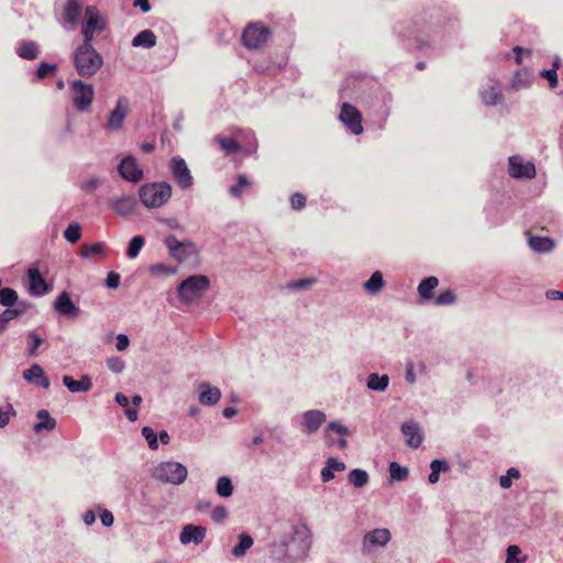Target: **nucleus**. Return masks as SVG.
I'll return each instance as SVG.
<instances>
[{"label": "nucleus", "mask_w": 563, "mask_h": 563, "mask_svg": "<svg viewBox=\"0 0 563 563\" xmlns=\"http://www.w3.org/2000/svg\"><path fill=\"white\" fill-rule=\"evenodd\" d=\"M439 279L434 276H429L420 282L418 285V295L423 300H430L433 298V290L438 287Z\"/></svg>", "instance_id": "7c9ffc66"}, {"label": "nucleus", "mask_w": 563, "mask_h": 563, "mask_svg": "<svg viewBox=\"0 0 563 563\" xmlns=\"http://www.w3.org/2000/svg\"><path fill=\"white\" fill-rule=\"evenodd\" d=\"M152 476L154 479L164 484L180 485L186 481L188 471L187 467L179 462L166 461L161 462L153 468Z\"/></svg>", "instance_id": "20e7f679"}, {"label": "nucleus", "mask_w": 563, "mask_h": 563, "mask_svg": "<svg viewBox=\"0 0 563 563\" xmlns=\"http://www.w3.org/2000/svg\"><path fill=\"white\" fill-rule=\"evenodd\" d=\"M508 173L511 178L531 179L536 177V166L531 162H523L522 157L518 155L510 156L508 159Z\"/></svg>", "instance_id": "4468645a"}, {"label": "nucleus", "mask_w": 563, "mask_h": 563, "mask_svg": "<svg viewBox=\"0 0 563 563\" xmlns=\"http://www.w3.org/2000/svg\"><path fill=\"white\" fill-rule=\"evenodd\" d=\"M169 168L177 185L183 189H190L194 185V177L187 163L180 156H174L169 162Z\"/></svg>", "instance_id": "f8f14e48"}, {"label": "nucleus", "mask_w": 563, "mask_h": 563, "mask_svg": "<svg viewBox=\"0 0 563 563\" xmlns=\"http://www.w3.org/2000/svg\"><path fill=\"white\" fill-rule=\"evenodd\" d=\"M118 173L123 179L130 183H140L144 178L143 169L132 155H128L121 159L118 165Z\"/></svg>", "instance_id": "ddd939ff"}, {"label": "nucleus", "mask_w": 563, "mask_h": 563, "mask_svg": "<svg viewBox=\"0 0 563 563\" xmlns=\"http://www.w3.org/2000/svg\"><path fill=\"white\" fill-rule=\"evenodd\" d=\"M57 70L56 64L41 63L36 69V77L43 79L48 75H53Z\"/></svg>", "instance_id": "5fc2aeb1"}, {"label": "nucleus", "mask_w": 563, "mask_h": 563, "mask_svg": "<svg viewBox=\"0 0 563 563\" xmlns=\"http://www.w3.org/2000/svg\"><path fill=\"white\" fill-rule=\"evenodd\" d=\"M217 494L220 497L228 498L233 494L232 481L228 476H221L217 481Z\"/></svg>", "instance_id": "37998d69"}, {"label": "nucleus", "mask_w": 563, "mask_h": 563, "mask_svg": "<svg viewBox=\"0 0 563 563\" xmlns=\"http://www.w3.org/2000/svg\"><path fill=\"white\" fill-rule=\"evenodd\" d=\"M529 246L537 253H550L554 249V241L547 236H530Z\"/></svg>", "instance_id": "2f4dec72"}, {"label": "nucleus", "mask_w": 563, "mask_h": 563, "mask_svg": "<svg viewBox=\"0 0 563 563\" xmlns=\"http://www.w3.org/2000/svg\"><path fill=\"white\" fill-rule=\"evenodd\" d=\"M108 368L113 373H121L124 369V362L120 357H112L107 361Z\"/></svg>", "instance_id": "680f3d73"}, {"label": "nucleus", "mask_w": 563, "mask_h": 563, "mask_svg": "<svg viewBox=\"0 0 563 563\" xmlns=\"http://www.w3.org/2000/svg\"><path fill=\"white\" fill-rule=\"evenodd\" d=\"M110 208L121 217H128L135 211L137 200L132 195L113 196L109 199Z\"/></svg>", "instance_id": "f3484780"}, {"label": "nucleus", "mask_w": 563, "mask_h": 563, "mask_svg": "<svg viewBox=\"0 0 563 563\" xmlns=\"http://www.w3.org/2000/svg\"><path fill=\"white\" fill-rule=\"evenodd\" d=\"M18 302V292L12 288H2L0 290V303L7 308H12Z\"/></svg>", "instance_id": "a18cd8bd"}, {"label": "nucleus", "mask_w": 563, "mask_h": 563, "mask_svg": "<svg viewBox=\"0 0 563 563\" xmlns=\"http://www.w3.org/2000/svg\"><path fill=\"white\" fill-rule=\"evenodd\" d=\"M221 398V391L218 387H212L203 382L199 385V401L203 406H213Z\"/></svg>", "instance_id": "b1692460"}, {"label": "nucleus", "mask_w": 563, "mask_h": 563, "mask_svg": "<svg viewBox=\"0 0 563 563\" xmlns=\"http://www.w3.org/2000/svg\"><path fill=\"white\" fill-rule=\"evenodd\" d=\"M100 179L92 177L81 184V189L86 192H92L100 186Z\"/></svg>", "instance_id": "338daca9"}, {"label": "nucleus", "mask_w": 563, "mask_h": 563, "mask_svg": "<svg viewBox=\"0 0 563 563\" xmlns=\"http://www.w3.org/2000/svg\"><path fill=\"white\" fill-rule=\"evenodd\" d=\"M388 471L390 482H404L409 476V470L397 462H391Z\"/></svg>", "instance_id": "ea45409f"}, {"label": "nucleus", "mask_w": 563, "mask_h": 563, "mask_svg": "<svg viewBox=\"0 0 563 563\" xmlns=\"http://www.w3.org/2000/svg\"><path fill=\"white\" fill-rule=\"evenodd\" d=\"M228 517V510L223 506H217L211 512V518L216 522H221Z\"/></svg>", "instance_id": "69168bd1"}, {"label": "nucleus", "mask_w": 563, "mask_h": 563, "mask_svg": "<svg viewBox=\"0 0 563 563\" xmlns=\"http://www.w3.org/2000/svg\"><path fill=\"white\" fill-rule=\"evenodd\" d=\"M347 479L355 488H362L368 484L369 476L366 471L354 468L349 473Z\"/></svg>", "instance_id": "58836bf2"}, {"label": "nucleus", "mask_w": 563, "mask_h": 563, "mask_svg": "<svg viewBox=\"0 0 563 563\" xmlns=\"http://www.w3.org/2000/svg\"><path fill=\"white\" fill-rule=\"evenodd\" d=\"M312 545L310 529L292 525L269 544L271 556L278 563H303Z\"/></svg>", "instance_id": "f257e3e1"}, {"label": "nucleus", "mask_w": 563, "mask_h": 563, "mask_svg": "<svg viewBox=\"0 0 563 563\" xmlns=\"http://www.w3.org/2000/svg\"><path fill=\"white\" fill-rule=\"evenodd\" d=\"M172 186L166 181L143 185L139 190L141 202L152 209L161 208L172 197Z\"/></svg>", "instance_id": "7ed1b4c3"}, {"label": "nucleus", "mask_w": 563, "mask_h": 563, "mask_svg": "<svg viewBox=\"0 0 563 563\" xmlns=\"http://www.w3.org/2000/svg\"><path fill=\"white\" fill-rule=\"evenodd\" d=\"M93 33H95V31H92L90 29H86L82 25L81 34H82L84 41H82V44H80L79 46H86L87 48H95L92 46Z\"/></svg>", "instance_id": "0e129e2a"}, {"label": "nucleus", "mask_w": 563, "mask_h": 563, "mask_svg": "<svg viewBox=\"0 0 563 563\" xmlns=\"http://www.w3.org/2000/svg\"><path fill=\"white\" fill-rule=\"evenodd\" d=\"M23 378L36 386H41L47 389L51 385L49 379L45 377L44 369L38 364L31 365L27 369L23 372Z\"/></svg>", "instance_id": "4be33fe9"}, {"label": "nucleus", "mask_w": 563, "mask_h": 563, "mask_svg": "<svg viewBox=\"0 0 563 563\" xmlns=\"http://www.w3.org/2000/svg\"><path fill=\"white\" fill-rule=\"evenodd\" d=\"M85 22L82 25L86 29H90L92 31H103L107 26L106 21L100 16L99 11L93 5H88L85 9Z\"/></svg>", "instance_id": "5701e85b"}, {"label": "nucleus", "mask_w": 563, "mask_h": 563, "mask_svg": "<svg viewBox=\"0 0 563 563\" xmlns=\"http://www.w3.org/2000/svg\"><path fill=\"white\" fill-rule=\"evenodd\" d=\"M29 291L33 296H43L48 291L47 284L42 277L40 271L32 267L27 271Z\"/></svg>", "instance_id": "412c9836"}, {"label": "nucleus", "mask_w": 563, "mask_h": 563, "mask_svg": "<svg viewBox=\"0 0 563 563\" xmlns=\"http://www.w3.org/2000/svg\"><path fill=\"white\" fill-rule=\"evenodd\" d=\"M385 287V280L382 272L375 271L371 277L363 284V288L371 295L378 294Z\"/></svg>", "instance_id": "72a5a7b5"}, {"label": "nucleus", "mask_w": 563, "mask_h": 563, "mask_svg": "<svg viewBox=\"0 0 563 563\" xmlns=\"http://www.w3.org/2000/svg\"><path fill=\"white\" fill-rule=\"evenodd\" d=\"M206 536L207 529L205 527L189 523L183 528L179 536V541L184 545L190 543L198 545L203 542Z\"/></svg>", "instance_id": "aec40b11"}, {"label": "nucleus", "mask_w": 563, "mask_h": 563, "mask_svg": "<svg viewBox=\"0 0 563 563\" xmlns=\"http://www.w3.org/2000/svg\"><path fill=\"white\" fill-rule=\"evenodd\" d=\"M540 76L549 81L550 88L554 89L558 87L559 80L555 69H543L540 71Z\"/></svg>", "instance_id": "13d9d810"}, {"label": "nucleus", "mask_w": 563, "mask_h": 563, "mask_svg": "<svg viewBox=\"0 0 563 563\" xmlns=\"http://www.w3.org/2000/svg\"><path fill=\"white\" fill-rule=\"evenodd\" d=\"M390 538L388 529H374L364 536L363 549L369 552L376 548H383L390 541Z\"/></svg>", "instance_id": "6ab92c4d"}, {"label": "nucleus", "mask_w": 563, "mask_h": 563, "mask_svg": "<svg viewBox=\"0 0 563 563\" xmlns=\"http://www.w3.org/2000/svg\"><path fill=\"white\" fill-rule=\"evenodd\" d=\"M80 225L77 222L70 223L64 231V238L70 243L78 242L80 240Z\"/></svg>", "instance_id": "09e8293b"}, {"label": "nucleus", "mask_w": 563, "mask_h": 563, "mask_svg": "<svg viewBox=\"0 0 563 563\" xmlns=\"http://www.w3.org/2000/svg\"><path fill=\"white\" fill-rule=\"evenodd\" d=\"M389 376L384 374L371 373L366 379V387L373 391H385L389 386Z\"/></svg>", "instance_id": "c85d7f7f"}, {"label": "nucleus", "mask_w": 563, "mask_h": 563, "mask_svg": "<svg viewBox=\"0 0 563 563\" xmlns=\"http://www.w3.org/2000/svg\"><path fill=\"white\" fill-rule=\"evenodd\" d=\"M36 417L40 421L33 427L35 433H41L42 431H53L56 428V420L51 416L48 410H38Z\"/></svg>", "instance_id": "cd10ccee"}, {"label": "nucleus", "mask_w": 563, "mask_h": 563, "mask_svg": "<svg viewBox=\"0 0 563 563\" xmlns=\"http://www.w3.org/2000/svg\"><path fill=\"white\" fill-rule=\"evenodd\" d=\"M144 244H145V239L142 235L133 236L129 242V246L126 250V256L129 258L137 257L141 250L143 249Z\"/></svg>", "instance_id": "c03bdc74"}, {"label": "nucleus", "mask_w": 563, "mask_h": 563, "mask_svg": "<svg viewBox=\"0 0 563 563\" xmlns=\"http://www.w3.org/2000/svg\"><path fill=\"white\" fill-rule=\"evenodd\" d=\"M214 142H217L220 145L221 150L227 155L233 154L241 150V145L234 139L231 137H222L220 135H217L214 137Z\"/></svg>", "instance_id": "79ce46f5"}, {"label": "nucleus", "mask_w": 563, "mask_h": 563, "mask_svg": "<svg viewBox=\"0 0 563 563\" xmlns=\"http://www.w3.org/2000/svg\"><path fill=\"white\" fill-rule=\"evenodd\" d=\"M346 468L345 463L339 461L336 457H329L325 465L320 472V477L323 483H329L335 477V472H343Z\"/></svg>", "instance_id": "a878e982"}, {"label": "nucleus", "mask_w": 563, "mask_h": 563, "mask_svg": "<svg viewBox=\"0 0 563 563\" xmlns=\"http://www.w3.org/2000/svg\"><path fill=\"white\" fill-rule=\"evenodd\" d=\"M130 102L126 97H120L117 100V104L108 115L104 130L107 132L120 131L123 126L125 118L129 113Z\"/></svg>", "instance_id": "9b49d317"}, {"label": "nucleus", "mask_w": 563, "mask_h": 563, "mask_svg": "<svg viewBox=\"0 0 563 563\" xmlns=\"http://www.w3.org/2000/svg\"><path fill=\"white\" fill-rule=\"evenodd\" d=\"M332 433H336L341 437H346L350 431L349 429L343 426L341 422L339 421H330L327 427H325V430H324V438L327 440V443L332 446L335 444V440L332 438Z\"/></svg>", "instance_id": "f704fd0d"}, {"label": "nucleus", "mask_w": 563, "mask_h": 563, "mask_svg": "<svg viewBox=\"0 0 563 563\" xmlns=\"http://www.w3.org/2000/svg\"><path fill=\"white\" fill-rule=\"evenodd\" d=\"M521 549L518 545H509L506 550L505 563H522L526 561V556L520 558Z\"/></svg>", "instance_id": "8fccbe9b"}, {"label": "nucleus", "mask_w": 563, "mask_h": 563, "mask_svg": "<svg viewBox=\"0 0 563 563\" xmlns=\"http://www.w3.org/2000/svg\"><path fill=\"white\" fill-rule=\"evenodd\" d=\"M76 71L81 77H92L103 65V57L95 49L78 46L73 55Z\"/></svg>", "instance_id": "f03ea898"}, {"label": "nucleus", "mask_w": 563, "mask_h": 563, "mask_svg": "<svg viewBox=\"0 0 563 563\" xmlns=\"http://www.w3.org/2000/svg\"><path fill=\"white\" fill-rule=\"evenodd\" d=\"M157 37L151 30H143L132 40L133 47L152 48L156 45Z\"/></svg>", "instance_id": "c756f323"}, {"label": "nucleus", "mask_w": 563, "mask_h": 563, "mask_svg": "<svg viewBox=\"0 0 563 563\" xmlns=\"http://www.w3.org/2000/svg\"><path fill=\"white\" fill-rule=\"evenodd\" d=\"M142 435L147 441V444L151 450H156L158 448L157 434L154 432V430L151 427H143Z\"/></svg>", "instance_id": "864d4df0"}, {"label": "nucleus", "mask_w": 563, "mask_h": 563, "mask_svg": "<svg viewBox=\"0 0 563 563\" xmlns=\"http://www.w3.org/2000/svg\"><path fill=\"white\" fill-rule=\"evenodd\" d=\"M327 415L319 409L306 410L299 417L292 418L291 422L305 434H314L325 422Z\"/></svg>", "instance_id": "0eeeda50"}, {"label": "nucleus", "mask_w": 563, "mask_h": 563, "mask_svg": "<svg viewBox=\"0 0 563 563\" xmlns=\"http://www.w3.org/2000/svg\"><path fill=\"white\" fill-rule=\"evenodd\" d=\"M15 52L19 57L26 60H34L40 55L38 45L34 41H21Z\"/></svg>", "instance_id": "bb28decb"}, {"label": "nucleus", "mask_w": 563, "mask_h": 563, "mask_svg": "<svg viewBox=\"0 0 563 563\" xmlns=\"http://www.w3.org/2000/svg\"><path fill=\"white\" fill-rule=\"evenodd\" d=\"M209 285V278L205 275L189 276L179 284L177 288L178 296L183 302H192L203 295Z\"/></svg>", "instance_id": "423d86ee"}, {"label": "nucleus", "mask_w": 563, "mask_h": 563, "mask_svg": "<svg viewBox=\"0 0 563 563\" xmlns=\"http://www.w3.org/2000/svg\"><path fill=\"white\" fill-rule=\"evenodd\" d=\"M103 250V245L100 243H93V244H84L81 247V256L82 257H89L92 254H99Z\"/></svg>", "instance_id": "4d7b16f0"}, {"label": "nucleus", "mask_w": 563, "mask_h": 563, "mask_svg": "<svg viewBox=\"0 0 563 563\" xmlns=\"http://www.w3.org/2000/svg\"><path fill=\"white\" fill-rule=\"evenodd\" d=\"M63 384L70 393H86L92 387L91 377L88 375H84L79 380L74 379V377L69 375H65L63 377Z\"/></svg>", "instance_id": "393cba45"}, {"label": "nucleus", "mask_w": 563, "mask_h": 563, "mask_svg": "<svg viewBox=\"0 0 563 563\" xmlns=\"http://www.w3.org/2000/svg\"><path fill=\"white\" fill-rule=\"evenodd\" d=\"M120 279L121 277L118 273L110 272L107 276L106 285L110 289H117L120 285Z\"/></svg>", "instance_id": "774afa93"}, {"label": "nucleus", "mask_w": 563, "mask_h": 563, "mask_svg": "<svg viewBox=\"0 0 563 563\" xmlns=\"http://www.w3.org/2000/svg\"><path fill=\"white\" fill-rule=\"evenodd\" d=\"M481 98L486 106H496L503 99V93L497 86L488 85L482 88Z\"/></svg>", "instance_id": "473e14b6"}, {"label": "nucleus", "mask_w": 563, "mask_h": 563, "mask_svg": "<svg viewBox=\"0 0 563 563\" xmlns=\"http://www.w3.org/2000/svg\"><path fill=\"white\" fill-rule=\"evenodd\" d=\"M250 187L251 181L249 178L245 175L240 174L238 176L236 183L229 187V194L234 198H239L243 195L244 190Z\"/></svg>", "instance_id": "a19ab883"}, {"label": "nucleus", "mask_w": 563, "mask_h": 563, "mask_svg": "<svg viewBox=\"0 0 563 563\" xmlns=\"http://www.w3.org/2000/svg\"><path fill=\"white\" fill-rule=\"evenodd\" d=\"M25 310V306L22 303H18L14 308H7L4 311L0 313V333H2L10 321L21 316Z\"/></svg>", "instance_id": "c9c22d12"}, {"label": "nucleus", "mask_w": 563, "mask_h": 563, "mask_svg": "<svg viewBox=\"0 0 563 563\" xmlns=\"http://www.w3.org/2000/svg\"><path fill=\"white\" fill-rule=\"evenodd\" d=\"M316 284L314 278H303L292 282L289 287L294 290L309 289Z\"/></svg>", "instance_id": "052dcab7"}, {"label": "nucleus", "mask_w": 563, "mask_h": 563, "mask_svg": "<svg viewBox=\"0 0 563 563\" xmlns=\"http://www.w3.org/2000/svg\"><path fill=\"white\" fill-rule=\"evenodd\" d=\"M253 538L247 533L239 534V542L232 549V554L235 558L244 556L246 551L253 545Z\"/></svg>", "instance_id": "4c0bfd02"}, {"label": "nucleus", "mask_w": 563, "mask_h": 563, "mask_svg": "<svg viewBox=\"0 0 563 563\" xmlns=\"http://www.w3.org/2000/svg\"><path fill=\"white\" fill-rule=\"evenodd\" d=\"M98 510H100L101 523L107 528L111 527L114 522L113 514L108 509H102L100 506H98Z\"/></svg>", "instance_id": "e2e57ef3"}, {"label": "nucleus", "mask_w": 563, "mask_h": 563, "mask_svg": "<svg viewBox=\"0 0 563 563\" xmlns=\"http://www.w3.org/2000/svg\"><path fill=\"white\" fill-rule=\"evenodd\" d=\"M69 88L73 93L74 107L80 112L89 110L95 96L93 86L76 79L70 82Z\"/></svg>", "instance_id": "6e6552de"}, {"label": "nucleus", "mask_w": 563, "mask_h": 563, "mask_svg": "<svg viewBox=\"0 0 563 563\" xmlns=\"http://www.w3.org/2000/svg\"><path fill=\"white\" fill-rule=\"evenodd\" d=\"M16 411L11 404H7L0 408V429L7 427L10 422L11 417H14Z\"/></svg>", "instance_id": "603ef678"}, {"label": "nucleus", "mask_w": 563, "mask_h": 563, "mask_svg": "<svg viewBox=\"0 0 563 563\" xmlns=\"http://www.w3.org/2000/svg\"><path fill=\"white\" fill-rule=\"evenodd\" d=\"M400 430L406 439V443L408 446L412 449H418L422 444L424 435L420 424L417 421H405L401 424Z\"/></svg>", "instance_id": "a211bd4d"}, {"label": "nucleus", "mask_w": 563, "mask_h": 563, "mask_svg": "<svg viewBox=\"0 0 563 563\" xmlns=\"http://www.w3.org/2000/svg\"><path fill=\"white\" fill-rule=\"evenodd\" d=\"M53 308L60 316L76 319L80 313V308L74 303L67 291H62L53 302Z\"/></svg>", "instance_id": "2eb2a0df"}, {"label": "nucleus", "mask_w": 563, "mask_h": 563, "mask_svg": "<svg viewBox=\"0 0 563 563\" xmlns=\"http://www.w3.org/2000/svg\"><path fill=\"white\" fill-rule=\"evenodd\" d=\"M521 476L520 471L516 467H510L507 470L505 475L499 477V485L504 489H508L512 485V479H519Z\"/></svg>", "instance_id": "49530a36"}, {"label": "nucleus", "mask_w": 563, "mask_h": 563, "mask_svg": "<svg viewBox=\"0 0 563 563\" xmlns=\"http://www.w3.org/2000/svg\"><path fill=\"white\" fill-rule=\"evenodd\" d=\"M27 339L31 341L27 354L34 356L37 354V349L43 344V339L34 331L27 332Z\"/></svg>", "instance_id": "3c124183"}, {"label": "nucleus", "mask_w": 563, "mask_h": 563, "mask_svg": "<svg viewBox=\"0 0 563 563\" xmlns=\"http://www.w3.org/2000/svg\"><path fill=\"white\" fill-rule=\"evenodd\" d=\"M307 198L300 192H295L290 196L291 208L296 211H300L306 206Z\"/></svg>", "instance_id": "6e6d98bb"}, {"label": "nucleus", "mask_w": 563, "mask_h": 563, "mask_svg": "<svg viewBox=\"0 0 563 563\" xmlns=\"http://www.w3.org/2000/svg\"><path fill=\"white\" fill-rule=\"evenodd\" d=\"M269 34L262 23H250L242 33V43L247 49H257L267 42Z\"/></svg>", "instance_id": "1a4fd4ad"}, {"label": "nucleus", "mask_w": 563, "mask_h": 563, "mask_svg": "<svg viewBox=\"0 0 563 563\" xmlns=\"http://www.w3.org/2000/svg\"><path fill=\"white\" fill-rule=\"evenodd\" d=\"M455 301H456V295L451 289L441 291L434 298V305H437V306H450V305H453Z\"/></svg>", "instance_id": "de8ad7c7"}, {"label": "nucleus", "mask_w": 563, "mask_h": 563, "mask_svg": "<svg viewBox=\"0 0 563 563\" xmlns=\"http://www.w3.org/2000/svg\"><path fill=\"white\" fill-rule=\"evenodd\" d=\"M150 272L153 274L173 275L176 273V268L167 266L163 263H155V264L151 265Z\"/></svg>", "instance_id": "bf43d9fd"}, {"label": "nucleus", "mask_w": 563, "mask_h": 563, "mask_svg": "<svg viewBox=\"0 0 563 563\" xmlns=\"http://www.w3.org/2000/svg\"><path fill=\"white\" fill-rule=\"evenodd\" d=\"M82 5L78 0H67L63 8L60 24L64 29H74L79 22Z\"/></svg>", "instance_id": "dca6fc26"}, {"label": "nucleus", "mask_w": 563, "mask_h": 563, "mask_svg": "<svg viewBox=\"0 0 563 563\" xmlns=\"http://www.w3.org/2000/svg\"><path fill=\"white\" fill-rule=\"evenodd\" d=\"M339 120L344 124L349 132L353 135H360L363 133V117L362 113L349 102L341 104L339 113Z\"/></svg>", "instance_id": "9d476101"}, {"label": "nucleus", "mask_w": 563, "mask_h": 563, "mask_svg": "<svg viewBox=\"0 0 563 563\" xmlns=\"http://www.w3.org/2000/svg\"><path fill=\"white\" fill-rule=\"evenodd\" d=\"M164 244L168 249L169 255L179 263L195 264L198 261V249L191 241L180 242L174 235H167Z\"/></svg>", "instance_id": "39448f33"}, {"label": "nucleus", "mask_w": 563, "mask_h": 563, "mask_svg": "<svg viewBox=\"0 0 563 563\" xmlns=\"http://www.w3.org/2000/svg\"><path fill=\"white\" fill-rule=\"evenodd\" d=\"M431 473L428 476V481L430 484H435L439 482L440 474L446 473L450 471V465L445 460H433L430 463Z\"/></svg>", "instance_id": "e433bc0d"}]
</instances>
